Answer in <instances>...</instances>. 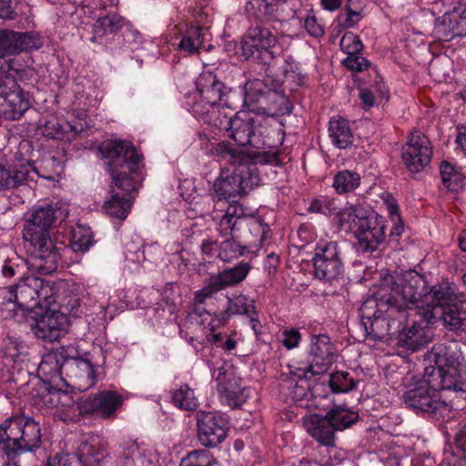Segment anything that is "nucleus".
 <instances>
[{
    "mask_svg": "<svg viewBox=\"0 0 466 466\" xmlns=\"http://www.w3.org/2000/svg\"><path fill=\"white\" fill-rule=\"evenodd\" d=\"M455 289L449 283H440L429 289L417 272L402 276H383L372 296L360 309V318L366 335L383 339L398 323L400 329L407 321L408 310L421 315L426 322L437 319V309L455 303Z\"/></svg>",
    "mask_w": 466,
    "mask_h": 466,
    "instance_id": "f257e3e1",
    "label": "nucleus"
},
{
    "mask_svg": "<svg viewBox=\"0 0 466 466\" xmlns=\"http://www.w3.org/2000/svg\"><path fill=\"white\" fill-rule=\"evenodd\" d=\"M102 153L110 160L113 184L103 208L111 218L124 221L133 206L134 195L143 180L140 157L127 141L114 140L103 144Z\"/></svg>",
    "mask_w": 466,
    "mask_h": 466,
    "instance_id": "f03ea898",
    "label": "nucleus"
},
{
    "mask_svg": "<svg viewBox=\"0 0 466 466\" xmlns=\"http://www.w3.org/2000/svg\"><path fill=\"white\" fill-rule=\"evenodd\" d=\"M68 216L63 205L45 204L35 206L25 216L23 240L29 264L43 274L54 272L66 248L57 244L50 236V229L56 219H65Z\"/></svg>",
    "mask_w": 466,
    "mask_h": 466,
    "instance_id": "7ed1b4c3",
    "label": "nucleus"
},
{
    "mask_svg": "<svg viewBox=\"0 0 466 466\" xmlns=\"http://www.w3.org/2000/svg\"><path fill=\"white\" fill-rule=\"evenodd\" d=\"M56 299L55 283L35 275L25 276L15 285L0 289L3 317L18 321L35 308L48 309Z\"/></svg>",
    "mask_w": 466,
    "mask_h": 466,
    "instance_id": "20e7f679",
    "label": "nucleus"
},
{
    "mask_svg": "<svg viewBox=\"0 0 466 466\" xmlns=\"http://www.w3.org/2000/svg\"><path fill=\"white\" fill-rule=\"evenodd\" d=\"M229 109L223 113L226 117H219L220 126H212L219 130H226L228 136L239 146L249 145L255 148H275L283 141L280 127H272L268 119L252 116L248 112H238L234 117L229 116Z\"/></svg>",
    "mask_w": 466,
    "mask_h": 466,
    "instance_id": "39448f33",
    "label": "nucleus"
},
{
    "mask_svg": "<svg viewBox=\"0 0 466 466\" xmlns=\"http://www.w3.org/2000/svg\"><path fill=\"white\" fill-rule=\"evenodd\" d=\"M425 376L443 392L466 391V369L462 357L451 345L439 343L424 358Z\"/></svg>",
    "mask_w": 466,
    "mask_h": 466,
    "instance_id": "423d86ee",
    "label": "nucleus"
},
{
    "mask_svg": "<svg viewBox=\"0 0 466 466\" xmlns=\"http://www.w3.org/2000/svg\"><path fill=\"white\" fill-rule=\"evenodd\" d=\"M198 98L191 106L192 114L200 122L208 126H220L219 117L229 109L228 89L211 72H202L196 81Z\"/></svg>",
    "mask_w": 466,
    "mask_h": 466,
    "instance_id": "0eeeda50",
    "label": "nucleus"
},
{
    "mask_svg": "<svg viewBox=\"0 0 466 466\" xmlns=\"http://www.w3.org/2000/svg\"><path fill=\"white\" fill-rule=\"evenodd\" d=\"M284 40V35H279L268 27L249 28L242 38L243 56L269 66L283 52Z\"/></svg>",
    "mask_w": 466,
    "mask_h": 466,
    "instance_id": "6e6552de",
    "label": "nucleus"
},
{
    "mask_svg": "<svg viewBox=\"0 0 466 466\" xmlns=\"http://www.w3.org/2000/svg\"><path fill=\"white\" fill-rule=\"evenodd\" d=\"M358 419V414L342 406H335L325 417L311 414L304 418L307 431L319 443L334 445V433L350 427Z\"/></svg>",
    "mask_w": 466,
    "mask_h": 466,
    "instance_id": "1a4fd4ad",
    "label": "nucleus"
},
{
    "mask_svg": "<svg viewBox=\"0 0 466 466\" xmlns=\"http://www.w3.org/2000/svg\"><path fill=\"white\" fill-rule=\"evenodd\" d=\"M259 176L256 165H244L222 168L213 183V191L218 200L246 195L254 186L258 185Z\"/></svg>",
    "mask_w": 466,
    "mask_h": 466,
    "instance_id": "9d476101",
    "label": "nucleus"
},
{
    "mask_svg": "<svg viewBox=\"0 0 466 466\" xmlns=\"http://www.w3.org/2000/svg\"><path fill=\"white\" fill-rule=\"evenodd\" d=\"M403 401L410 409L439 417H444L451 410L450 401L425 374L404 392Z\"/></svg>",
    "mask_w": 466,
    "mask_h": 466,
    "instance_id": "9b49d317",
    "label": "nucleus"
},
{
    "mask_svg": "<svg viewBox=\"0 0 466 466\" xmlns=\"http://www.w3.org/2000/svg\"><path fill=\"white\" fill-rule=\"evenodd\" d=\"M314 274L317 278L332 281L343 273V263L335 241L320 240L313 257Z\"/></svg>",
    "mask_w": 466,
    "mask_h": 466,
    "instance_id": "f8f14e48",
    "label": "nucleus"
},
{
    "mask_svg": "<svg viewBox=\"0 0 466 466\" xmlns=\"http://www.w3.org/2000/svg\"><path fill=\"white\" fill-rule=\"evenodd\" d=\"M28 107L29 102L17 82L11 76H0V116L18 119Z\"/></svg>",
    "mask_w": 466,
    "mask_h": 466,
    "instance_id": "ddd939ff",
    "label": "nucleus"
},
{
    "mask_svg": "<svg viewBox=\"0 0 466 466\" xmlns=\"http://www.w3.org/2000/svg\"><path fill=\"white\" fill-rule=\"evenodd\" d=\"M403 163L411 173L423 170L432 157V147L430 139L420 131L410 134L408 142L402 147Z\"/></svg>",
    "mask_w": 466,
    "mask_h": 466,
    "instance_id": "4468645a",
    "label": "nucleus"
},
{
    "mask_svg": "<svg viewBox=\"0 0 466 466\" xmlns=\"http://www.w3.org/2000/svg\"><path fill=\"white\" fill-rule=\"evenodd\" d=\"M251 267L248 262H240L234 268L225 269L209 278L208 284L195 292L194 298L198 304H203L206 299L215 293L228 287L235 286L242 282L250 271Z\"/></svg>",
    "mask_w": 466,
    "mask_h": 466,
    "instance_id": "2eb2a0df",
    "label": "nucleus"
},
{
    "mask_svg": "<svg viewBox=\"0 0 466 466\" xmlns=\"http://www.w3.org/2000/svg\"><path fill=\"white\" fill-rule=\"evenodd\" d=\"M218 391L221 402L231 408L240 407L246 402L247 389L240 385L241 380L229 366H222L216 375Z\"/></svg>",
    "mask_w": 466,
    "mask_h": 466,
    "instance_id": "dca6fc26",
    "label": "nucleus"
},
{
    "mask_svg": "<svg viewBox=\"0 0 466 466\" xmlns=\"http://www.w3.org/2000/svg\"><path fill=\"white\" fill-rule=\"evenodd\" d=\"M24 415L5 420L0 425V466H18L15 460Z\"/></svg>",
    "mask_w": 466,
    "mask_h": 466,
    "instance_id": "f3484780",
    "label": "nucleus"
},
{
    "mask_svg": "<svg viewBox=\"0 0 466 466\" xmlns=\"http://www.w3.org/2000/svg\"><path fill=\"white\" fill-rule=\"evenodd\" d=\"M124 28L127 30L125 35L127 41L129 37H133L135 40L140 39V34L131 28L130 23L126 18L116 13H108L98 17L93 24L90 41L98 45L106 44L110 35L117 34Z\"/></svg>",
    "mask_w": 466,
    "mask_h": 466,
    "instance_id": "a211bd4d",
    "label": "nucleus"
},
{
    "mask_svg": "<svg viewBox=\"0 0 466 466\" xmlns=\"http://www.w3.org/2000/svg\"><path fill=\"white\" fill-rule=\"evenodd\" d=\"M355 237L362 251H374L386 238V223L383 217L369 213L355 230Z\"/></svg>",
    "mask_w": 466,
    "mask_h": 466,
    "instance_id": "6ab92c4d",
    "label": "nucleus"
},
{
    "mask_svg": "<svg viewBox=\"0 0 466 466\" xmlns=\"http://www.w3.org/2000/svg\"><path fill=\"white\" fill-rule=\"evenodd\" d=\"M255 311L254 300L245 295H238L228 299L227 310L220 314V317L218 319V324L215 323L216 319L218 318L217 315L213 317L200 306H196L194 308V313L201 319L200 323H208L212 331L219 325L227 323L230 314L247 315L248 317Z\"/></svg>",
    "mask_w": 466,
    "mask_h": 466,
    "instance_id": "aec40b11",
    "label": "nucleus"
},
{
    "mask_svg": "<svg viewBox=\"0 0 466 466\" xmlns=\"http://www.w3.org/2000/svg\"><path fill=\"white\" fill-rule=\"evenodd\" d=\"M433 35L441 41H450L456 36L466 35V6L455 7L437 18Z\"/></svg>",
    "mask_w": 466,
    "mask_h": 466,
    "instance_id": "412c9836",
    "label": "nucleus"
},
{
    "mask_svg": "<svg viewBox=\"0 0 466 466\" xmlns=\"http://www.w3.org/2000/svg\"><path fill=\"white\" fill-rule=\"evenodd\" d=\"M336 349L327 335H314L309 344L310 364L307 372L312 375L325 372L333 363Z\"/></svg>",
    "mask_w": 466,
    "mask_h": 466,
    "instance_id": "4be33fe9",
    "label": "nucleus"
},
{
    "mask_svg": "<svg viewBox=\"0 0 466 466\" xmlns=\"http://www.w3.org/2000/svg\"><path fill=\"white\" fill-rule=\"evenodd\" d=\"M225 420L213 412L202 411L198 415V437L206 447H215L227 436Z\"/></svg>",
    "mask_w": 466,
    "mask_h": 466,
    "instance_id": "5701e85b",
    "label": "nucleus"
},
{
    "mask_svg": "<svg viewBox=\"0 0 466 466\" xmlns=\"http://www.w3.org/2000/svg\"><path fill=\"white\" fill-rule=\"evenodd\" d=\"M67 324L66 316L57 310H46L39 319L36 320L34 328L37 338L44 340H57Z\"/></svg>",
    "mask_w": 466,
    "mask_h": 466,
    "instance_id": "b1692460",
    "label": "nucleus"
},
{
    "mask_svg": "<svg viewBox=\"0 0 466 466\" xmlns=\"http://www.w3.org/2000/svg\"><path fill=\"white\" fill-rule=\"evenodd\" d=\"M123 398L113 390H102L92 398H89L84 404L83 409L87 412H96L103 418H108L115 414L116 410L122 405Z\"/></svg>",
    "mask_w": 466,
    "mask_h": 466,
    "instance_id": "393cba45",
    "label": "nucleus"
},
{
    "mask_svg": "<svg viewBox=\"0 0 466 466\" xmlns=\"http://www.w3.org/2000/svg\"><path fill=\"white\" fill-rule=\"evenodd\" d=\"M37 175L29 163H23L7 168L0 163V191L17 187L29 180H34Z\"/></svg>",
    "mask_w": 466,
    "mask_h": 466,
    "instance_id": "a878e982",
    "label": "nucleus"
},
{
    "mask_svg": "<svg viewBox=\"0 0 466 466\" xmlns=\"http://www.w3.org/2000/svg\"><path fill=\"white\" fill-rule=\"evenodd\" d=\"M289 0H248L247 12L259 20L278 19Z\"/></svg>",
    "mask_w": 466,
    "mask_h": 466,
    "instance_id": "bb28decb",
    "label": "nucleus"
},
{
    "mask_svg": "<svg viewBox=\"0 0 466 466\" xmlns=\"http://www.w3.org/2000/svg\"><path fill=\"white\" fill-rule=\"evenodd\" d=\"M418 316L420 319L413 322L402 339L403 346L413 351L418 350L430 341L431 330L429 325L434 322H426L421 315Z\"/></svg>",
    "mask_w": 466,
    "mask_h": 466,
    "instance_id": "cd10ccee",
    "label": "nucleus"
},
{
    "mask_svg": "<svg viewBox=\"0 0 466 466\" xmlns=\"http://www.w3.org/2000/svg\"><path fill=\"white\" fill-rule=\"evenodd\" d=\"M43 136L51 139L70 142L74 140L78 129L67 122L61 123L56 117H51L39 127Z\"/></svg>",
    "mask_w": 466,
    "mask_h": 466,
    "instance_id": "c85d7f7f",
    "label": "nucleus"
},
{
    "mask_svg": "<svg viewBox=\"0 0 466 466\" xmlns=\"http://www.w3.org/2000/svg\"><path fill=\"white\" fill-rule=\"evenodd\" d=\"M444 326L451 331L466 332V308L462 301L455 302L441 310Z\"/></svg>",
    "mask_w": 466,
    "mask_h": 466,
    "instance_id": "c756f323",
    "label": "nucleus"
},
{
    "mask_svg": "<svg viewBox=\"0 0 466 466\" xmlns=\"http://www.w3.org/2000/svg\"><path fill=\"white\" fill-rule=\"evenodd\" d=\"M24 422L19 433L17 453L29 451L39 446L41 441L40 427L37 422L29 417L24 416Z\"/></svg>",
    "mask_w": 466,
    "mask_h": 466,
    "instance_id": "7c9ffc66",
    "label": "nucleus"
},
{
    "mask_svg": "<svg viewBox=\"0 0 466 466\" xmlns=\"http://www.w3.org/2000/svg\"><path fill=\"white\" fill-rule=\"evenodd\" d=\"M213 152L221 163H228L232 168L244 165H256L248 155L236 149L228 142L218 143Z\"/></svg>",
    "mask_w": 466,
    "mask_h": 466,
    "instance_id": "2f4dec72",
    "label": "nucleus"
},
{
    "mask_svg": "<svg viewBox=\"0 0 466 466\" xmlns=\"http://www.w3.org/2000/svg\"><path fill=\"white\" fill-rule=\"evenodd\" d=\"M244 217H246V210L243 206L232 201L218 224L219 234L224 237L231 236L237 229L238 221Z\"/></svg>",
    "mask_w": 466,
    "mask_h": 466,
    "instance_id": "473e14b6",
    "label": "nucleus"
},
{
    "mask_svg": "<svg viewBox=\"0 0 466 466\" xmlns=\"http://www.w3.org/2000/svg\"><path fill=\"white\" fill-rule=\"evenodd\" d=\"M1 353L5 364L15 365L25 361L27 347L17 339L7 337L3 340Z\"/></svg>",
    "mask_w": 466,
    "mask_h": 466,
    "instance_id": "72a5a7b5",
    "label": "nucleus"
},
{
    "mask_svg": "<svg viewBox=\"0 0 466 466\" xmlns=\"http://www.w3.org/2000/svg\"><path fill=\"white\" fill-rule=\"evenodd\" d=\"M329 137L339 148H346L352 143V133L348 120L339 117L329 121Z\"/></svg>",
    "mask_w": 466,
    "mask_h": 466,
    "instance_id": "f704fd0d",
    "label": "nucleus"
},
{
    "mask_svg": "<svg viewBox=\"0 0 466 466\" xmlns=\"http://www.w3.org/2000/svg\"><path fill=\"white\" fill-rule=\"evenodd\" d=\"M368 212L360 206H349L337 211L339 226L345 230L355 233L356 228L361 224L368 216Z\"/></svg>",
    "mask_w": 466,
    "mask_h": 466,
    "instance_id": "c9c22d12",
    "label": "nucleus"
},
{
    "mask_svg": "<svg viewBox=\"0 0 466 466\" xmlns=\"http://www.w3.org/2000/svg\"><path fill=\"white\" fill-rule=\"evenodd\" d=\"M63 362V350H49L44 354L38 365V372L47 379L55 380V378L61 375Z\"/></svg>",
    "mask_w": 466,
    "mask_h": 466,
    "instance_id": "e433bc0d",
    "label": "nucleus"
},
{
    "mask_svg": "<svg viewBox=\"0 0 466 466\" xmlns=\"http://www.w3.org/2000/svg\"><path fill=\"white\" fill-rule=\"evenodd\" d=\"M94 243V235L91 228L85 225H76L72 230L69 250L84 254L89 250Z\"/></svg>",
    "mask_w": 466,
    "mask_h": 466,
    "instance_id": "4c0bfd02",
    "label": "nucleus"
},
{
    "mask_svg": "<svg viewBox=\"0 0 466 466\" xmlns=\"http://www.w3.org/2000/svg\"><path fill=\"white\" fill-rule=\"evenodd\" d=\"M76 369L78 370L75 374V387L81 391H85L96 384V373L93 365L86 360H76Z\"/></svg>",
    "mask_w": 466,
    "mask_h": 466,
    "instance_id": "58836bf2",
    "label": "nucleus"
},
{
    "mask_svg": "<svg viewBox=\"0 0 466 466\" xmlns=\"http://www.w3.org/2000/svg\"><path fill=\"white\" fill-rule=\"evenodd\" d=\"M171 402L184 410H195L198 407L195 391L187 384H183L172 391Z\"/></svg>",
    "mask_w": 466,
    "mask_h": 466,
    "instance_id": "ea45409f",
    "label": "nucleus"
},
{
    "mask_svg": "<svg viewBox=\"0 0 466 466\" xmlns=\"http://www.w3.org/2000/svg\"><path fill=\"white\" fill-rule=\"evenodd\" d=\"M207 33L199 26H191L182 37L179 47L189 54L198 52L203 47Z\"/></svg>",
    "mask_w": 466,
    "mask_h": 466,
    "instance_id": "a19ab883",
    "label": "nucleus"
},
{
    "mask_svg": "<svg viewBox=\"0 0 466 466\" xmlns=\"http://www.w3.org/2000/svg\"><path fill=\"white\" fill-rule=\"evenodd\" d=\"M360 184V175L355 171L342 170L333 178V187L339 194L355 190Z\"/></svg>",
    "mask_w": 466,
    "mask_h": 466,
    "instance_id": "79ce46f5",
    "label": "nucleus"
},
{
    "mask_svg": "<svg viewBox=\"0 0 466 466\" xmlns=\"http://www.w3.org/2000/svg\"><path fill=\"white\" fill-rule=\"evenodd\" d=\"M440 173L442 183L449 190L457 191L458 188L462 187L464 182L463 174L451 163L442 161L440 165Z\"/></svg>",
    "mask_w": 466,
    "mask_h": 466,
    "instance_id": "37998d69",
    "label": "nucleus"
},
{
    "mask_svg": "<svg viewBox=\"0 0 466 466\" xmlns=\"http://www.w3.org/2000/svg\"><path fill=\"white\" fill-rule=\"evenodd\" d=\"M15 52L38 49L42 46L41 37L34 32H15L14 31Z\"/></svg>",
    "mask_w": 466,
    "mask_h": 466,
    "instance_id": "c03bdc74",
    "label": "nucleus"
},
{
    "mask_svg": "<svg viewBox=\"0 0 466 466\" xmlns=\"http://www.w3.org/2000/svg\"><path fill=\"white\" fill-rule=\"evenodd\" d=\"M329 385L333 392H349L355 386L356 382L349 372L337 371L330 375Z\"/></svg>",
    "mask_w": 466,
    "mask_h": 466,
    "instance_id": "a18cd8bd",
    "label": "nucleus"
},
{
    "mask_svg": "<svg viewBox=\"0 0 466 466\" xmlns=\"http://www.w3.org/2000/svg\"><path fill=\"white\" fill-rule=\"evenodd\" d=\"M338 210L339 205L337 200L325 196L316 198L311 201L309 207V211L325 216L336 215Z\"/></svg>",
    "mask_w": 466,
    "mask_h": 466,
    "instance_id": "49530a36",
    "label": "nucleus"
},
{
    "mask_svg": "<svg viewBox=\"0 0 466 466\" xmlns=\"http://www.w3.org/2000/svg\"><path fill=\"white\" fill-rule=\"evenodd\" d=\"M217 461L207 450L189 452L180 462V466H213Z\"/></svg>",
    "mask_w": 466,
    "mask_h": 466,
    "instance_id": "de8ad7c7",
    "label": "nucleus"
},
{
    "mask_svg": "<svg viewBox=\"0 0 466 466\" xmlns=\"http://www.w3.org/2000/svg\"><path fill=\"white\" fill-rule=\"evenodd\" d=\"M245 251V246L240 245L234 238H229L220 244L218 256L223 261L229 262L241 257Z\"/></svg>",
    "mask_w": 466,
    "mask_h": 466,
    "instance_id": "09e8293b",
    "label": "nucleus"
},
{
    "mask_svg": "<svg viewBox=\"0 0 466 466\" xmlns=\"http://www.w3.org/2000/svg\"><path fill=\"white\" fill-rule=\"evenodd\" d=\"M248 226L250 233L258 238V245L262 246L270 238L269 227L260 218H250Z\"/></svg>",
    "mask_w": 466,
    "mask_h": 466,
    "instance_id": "8fccbe9b",
    "label": "nucleus"
},
{
    "mask_svg": "<svg viewBox=\"0 0 466 466\" xmlns=\"http://www.w3.org/2000/svg\"><path fill=\"white\" fill-rule=\"evenodd\" d=\"M340 48L348 56L360 53L363 45L360 37L352 32H347L340 39Z\"/></svg>",
    "mask_w": 466,
    "mask_h": 466,
    "instance_id": "3c124183",
    "label": "nucleus"
},
{
    "mask_svg": "<svg viewBox=\"0 0 466 466\" xmlns=\"http://www.w3.org/2000/svg\"><path fill=\"white\" fill-rule=\"evenodd\" d=\"M25 69V63L18 57L9 58L5 60L0 66V76H11L16 81Z\"/></svg>",
    "mask_w": 466,
    "mask_h": 466,
    "instance_id": "603ef678",
    "label": "nucleus"
},
{
    "mask_svg": "<svg viewBox=\"0 0 466 466\" xmlns=\"http://www.w3.org/2000/svg\"><path fill=\"white\" fill-rule=\"evenodd\" d=\"M15 53L14 31L0 30V59Z\"/></svg>",
    "mask_w": 466,
    "mask_h": 466,
    "instance_id": "864d4df0",
    "label": "nucleus"
},
{
    "mask_svg": "<svg viewBox=\"0 0 466 466\" xmlns=\"http://www.w3.org/2000/svg\"><path fill=\"white\" fill-rule=\"evenodd\" d=\"M342 63L347 68L356 72L363 71L369 66L368 60L360 53L348 56Z\"/></svg>",
    "mask_w": 466,
    "mask_h": 466,
    "instance_id": "5fc2aeb1",
    "label": "nucleus"
},
{
    "mask_svg": "<svg viewBox=\"0 0 466 466\" xmlns=\"http://www.w3.org/2000/svg\"><path fill=\"white\" fill-rule=\"evenodd\" d=\"M262 83L259 80L248 81L245 86V100L257 102L259 96L263 95L261 90Z\"/></svg>",
    "mask_w": 466,
    "mask_h": 466,
    "instance_id": "6e6d98bb",
    "label": "nucleus"
},
{
    "mask_svg": "<svg viewBox=\"0 0 466 466\" xmlns=\"http://www.w3.org/2000/svg\"><path fill=\"white\" fill-rule=\"evenodd\" d=\"M304 27L311 36L321 37L324 35V28L314 15H308L305 17Z\"/></svg>",
    "mask_w": 466,
    "mask_h": 466,
    "instance_id": "4d7b16f0",
    "label": "nucleus"
},
{
    "mask_svg": "<svg viewBox=\"0 0 466 466\" xmlns=\"http://www.w3.org/2000/svg\"><path fill=\"white\" fill-rule=\"evenodd\" d=\"M301 340V334L298 329H289L282 331V343L288 350L297 348Z\"/></svg>",
    "mask_w": 466,
    "mask_h": 466,
    "instance_id": "13d9d810",
    "label": "nucleus"
},
{
    "mask_svg": "<svg viewBox=\"0 0 466 466\" xmlns=\"http://www.w3.org/2000/svg\"><path fill=\"white\" fill-rule=\"evenodd\" d=\"M440 466H466V456H461L452 451H445Z\"/></svg>",
    "mask_w": 466,
    "mask_h": 466,
    "instance_id": "bf43d9fd",
    "label": "nucleus"
},
{
    "mask_svg": "<svg viewBox=\"0 0 466 466\" xmlns=\"http://www.w3.org/2000/svg\"><path fill=\"white\" fill-rule=\"evenodd\" d=\"M76 460L74 455L68 453L56 454L54 457L49 458L46 466H72L73 461Z\"/></svg>",
    "mask_w": 466,
    "mask_h": 466,
    "instance_id": "052dcab7",
    "label": "nucleus"
},
{
    "mask_svg": "<svg viewBox=\"0 0 466 466\" xmlns=\"http://www.w3.org/2000/svg\"><path fill=\"white\" fill-rule=\"evenodd\" d=\"M389 213L390 214L392 220L396 221V224L393 227V228L390 232V235L400 237L404 230V225L400 221V215L398 214L397 206L390 205L389 206Z\"/></svg>",
    "mask_w": 466,
    "mask_h": 466,
    "instance_id": "680f3d73",
    "label": "nucleus"
},
{
    "mask_svg": "<svg viewBox=\"0 0 466 466\" xmlns=\"http://www.w3.org/2000/svg\"><path fill=\"white\" fill-rule=\"evenodd\" d=\"M339 19H343V25L347 28H350L360 21L361 15L359 12L347 10L344 14L339 15Z\"/></svg>",
    "mask_w": 466,
    "mask_h": 466,
    "instance_id": "e2e57ef3",
    "label": "nucleus"
},
{
    "mask_svg": "<svg viewBox=\"0 0 466 466\" xmlns=\"http://www.w3.org/2000/svg\"><path fill=\"white\" fill-rule=\"evenodd\" d=\"M62 397H66V394L60 390H50L43 398L46 404L49 406H56Z\"/></svg>",
    "mask_w": 466,
    "mask_h": 466,
    "instance_id": "0e129e2a",
    "label": "nucleus"
},
{
    "mask_svg": "<svg viewBox=\"0 0 466 466\" xmlns=\"http://www.w3.org/2000/svg\"><path fill=\"white\" fill-rule=\"evenodd\" d=\"M15 11L11 6V0H0V18L13 19Z\"/></svg>",
    "mask_w": 466,
    "mask_h": 466,
    "instance_id": "69168bd1",
    "label": "nucleus"
},
{
    "mask_svg": "<svg viewBox=\"0 0 466 466\" xmlns=\"http://www.w3.org/2000/svg\"><path fill=\"white\" fill-rule=\"evenodd\" d=\"M455 443L460 450L466 451V424L458 431Z\"/></svg>",
    "mask_w": 466,
    "mask_h": 466,
    "instance_id": "338daca9",
    "label": "nucleus"
},
{
    "mask_svg": "<svg viewBox=\"0 0 466 466\" xmlns=\"http://www.w3.org/2000/svg\"><path fill=\"white\" fill-rule=\"evenodd\" d=\"M456 143L460 146L462 151L466 154V127L458 128V135L456 137Z\"/></svg>",
    "mask_w": 466,
    "mask_h": 466,
    "instance_id": "774afa93",
    "label": "nucleus"
}]
</instances>
